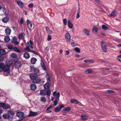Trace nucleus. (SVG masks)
Listing matches in <instances>:
<instances>
[{"mask_svg":"<svg viewBox=\"0 0 121 121\" xmlns=\"http://www.w3.org/2000/svg\"><path fill=\"white\" fill-rule=\"evenodd\" d=\"M10 67L7 65L3 63L0 64V72L1 71H3L4 76L7 75L9 74L10 72Z\"/></svg>","mask_w":121,"mask_h":121,"instance_id":"1","label":"nucleus"},{"mask_svg":"<svg viewBox=\"0 0 121 121\" xmlns=\"http://www.w3.org/2000/svg\"><path fill=\"white\" fill-rule=\"evenodd\" d=\"M50 93L51 91L50 90H48L47 91L44 90H42L40 91L39 94L42 96H44L47 95L48 96H49Z\"/></svg>","mask_w":121,"mask_h":121,"instance_id":"2","label":"nucleus"},{"mask_svg":"<svg viewBox=\"0 0 121 121\" xmlns=\"http://www.w3.org/2000/svg\"><path fill=\"white\" fill-rule=\"evenodd\" d=\"M31 71H33L34 74L37 76H40L42 74L41 73H39V70L37 68H35L34 67H31Z\"/></svg>","mask_w":121,"mask_h":121,"instance_id":"3","label":"nucleus"},{"mask_svg":"<svg viewBox=\"0 0 121 121\" xmlns=\"http://www.w3.org/2000/svg\"><path fill=\"white\" fill-rule=\"evenodd\" d=\"M33 82L35 84L40 83L43 84L44 83V82L43 79L36 77L35 79L33 80Z\"/></svg>","mask_w":121,"mask_h":121,"instance_id":"4","label":"nucleus"},{"mask_svg":"<svg viewBox=\"0 0 121 121\" xmlns=\"http://www.w3.org/2000/svg\"><path fill=\"white\" fill-rule=\"evenodd\" d=\"M16 115L17 117L21 118V119L18 120V121H21L25 117L24 113L21 112L17 113L16 114Z\"/></svg>","mask_w":121,"mask_h":121,"instance_id":"5","label":"nucleus"},{"mask_svg":"<svg viewBox=\"0 0 121 121\" xmlns=\"http://www.w3.org/2000/svg\"><path fill=\"white\" fill-rule=\"evenodd\" d=\"M101 48L104 52H106L107 51V48L106 45L105 44L104 42L101 41Z\"/></svg>","mask_w":121,"mask_h":121,"instance_id":"6","label":"nucleus"},{"mask_svg":"<svg viewBox=\"0 0 121 121\" xmlns=\"http://www.w3.org/2000/svg\"><path fill=\"white\" fill-rule=\"evenodd\" d=\"M60 95V93H58L56 95V97L55 98V100L54 102L53 105L56 106L58 102L59 101V98Z\"/></svg>","mask_w":121,"mask_h":121,"instance_id":"7","label":"nucleus"},{"mask_svg":"<svg viewBox=\"0 0 121 121\" xmlns=\"http://www.w3.org/2000/svg\"><path fill=\"white\" fill-rule=\"evenodd\" d=\"M10 105L8 104L4 103H0V107H2L4 109H8L10 108Z\"/></svg>","mask_w":121,"mask_h":121,"instance_id":"8","label":"nucleus"},{"mask_svg":"<svg viewBox=\"0 0 121 121\" xmlns=\"http://www.w3.org/2000/svg\"><path fill=\"white\" fill-rule=\"evenodd\" d=\"M65 38L67 41L70 42L71 40V36L70 34L68 33H66L65 35Z\"/></svg>","mask_w":121,"mask_h":121,"instance_id":"9","label":"nucleus"},{"mask_svg":"<svg viewBox=\"0 0 121 121\" xmlns=\"http://www.w3.org/2000/svg\"><path fill=\"white\" fill-rule=\"evenodd\" d=\"M21 63L20 61H17L15 63L14 66L17 68H19L21 66Z\"/></svg>","mask_w":121,"mask_h":121,"instance_id":"10","label":"nucleus"},{"mask_svg":"<svg viewBox=\"0 0 121 121\" xmlns=\"http://www.w3.org/2000/svg\"><path fill=\"white\" fill-rule=\"evenodd\" d=\"M51 85L49 83V82H48L45 84L44 86V89L46 90H49Z\"/></svg>","mask_w":121,"mask_h":121,"instance_id":"11","label":"nucleus"},{"mask_svg":"<svg viewBox=\"0 0 121 121\" xmlns=\"http://www.w3.org/2000/svg\"><path fill=\"white\" fill-rule=\"evenodd\" d=\"M16 1L20 8H21L23 7L24 6L23 4L22 1L17 0H16Z\"/></svg>","mask_w":121,"mask_h":121,"instance_id":"12","label":"nucleus"},{"mask_svg":"<svg viewBox=\"0 0 121 121\" xmlns=\"http://www.w3.org/2000/svg\"><path fill=\"white\" fill-rule=\"evenodd\" d=\"M11 42L15 45H17L19 43L17 41V39L15 37H13V38Z\"/></svg>","mask_w":121,"mask_h":121,"instance_id":"13","label":"nucleus"},{"mask_svg":"<svg viewBox=\"0 0 121 121\" xmlns=\"http://www.w3.org/2000/svg\"><path fill=\"white\" fill-rule=\"evenodd\" d=\"M23 56L26 59H28L30 57L29 54L27 52H26L23 54Z\"/></svg>","mask_w":121,"mask_h":121,"instance_id":"14","label":"nucleus"},{"mask_svg":"<svg viewBox=\"0 0 121 121\" xmlns=\"http://www.w3.org/2000/svg\"><path fill=\"white\" fill-rule=\"evenodd\" d=\"M5 33L6 35H10L11 32L10 29L9 28H6L5 30Z\"/></svg>","mask_w":121,"mask_h":121,"instance_id":"15","label":"nucleus"},{"mask_svg":"<svg viewBox=\"0 0 121 121\" xmlns=\"http://www.w3.org/2000/svg\"><path fill=\"white\" fill-rule=\"evenodd\" d=\"M12 60H8L6 61V65L10 66L12 65Z\"/></svg>","mask_w":121,"mask_h":121,"instance_id":"16","label":"nucleus"},{"mask_svg":"<svg viewBox=\"0 0 121 121\" xmlns=\"http://www.w3.org/2000/svg\"><path fill=\"white\" fill-rule=\"evenodd\" d=\"M81 117L82 120H85L87 119L88 117L85 114H83L81 116Z\"/></svg>","mask_w":121,"mask_h":121,"instance_id":"17","label":"nucleus"},{"mask_svg":"<svg viewBox=\"0 0 121 121\" xmlns=\"http://www.w3.org/2000/svg\"><path fill=\"white\" fill-rule=\"evenodd\" d=\"M30 78L32 80V82H33V80H34L36 77L35 76V74L34 73L30 74Z\"/></svg>","mask_w":121,"mask_h":121,"instance_id":"18","label":"nucleus"},{"mask_svg":"<svg viewBox=\"0 0 121 121\" xmlns=\"http://www.w3.org/2000/svg\"><path fill=\"white\" fill-rule=\"evenodd\" d=\"M68 25L69 28L70 29H72L73 27V25L70 20L68 21Z\"/></svg>","mask_w":121,"mask_h":121,"instance_id":"19","label":"nucleus"},{"mask_svg":"<svg viewBox=\"0 0 121 121\" xmlns=\"http://www.w3.org/2000/svg\"><path fill=\"white\" fill-rule=\"evenodd\" d=\"M38 113L37 112H34L30 111L29 113V116H35L37 115Z\"/></svg>","mask_w":121,"mask_h":121,"instance_id":"20","label":"nucleus"},{"mask_svg":"<svg viewBox=\"0 0 121 121\" xmlns=\"http://www.w3.org/2000/svg\"><path fill=\"white\" fill-rule=\"evenodd\" d=\"M30 88L31 90L33 91L35 90L36 89V86L35 84H32L31 85Z\"/></svg>","mask_w":121,"mask_h":121,"instance_id":"21","label":"nucleus"},{"mask_svg":"<svg viewBox=\"0 0 121 121\" xmlns=\"http://www.w3.org/2000/svg\"><path fill=\"white\" fill-rule=\"evenodd\" d=\"M70 101L71 103H72L77 104L79 103L78 101L75 99H72L70 100Z\"/></svg>","mask_w":121,"mask_h":121,"instance_id":"22","label":"nucleus"},{"mask_svg":"<svg viewBox=\"0 0 121 121\" xmlns=\"http://www.w3.org/2000/svg\"><path fill=\"white\" fill-rule=\"evenodd\" d=\"M9 20V18L8 17H7L3 18L2 20V21L3 22L6 23Z\"/></svg>","mask_w":121,"mask_h":121,"instance_id":"23","label":"nucleus"},{"mask_svg":"<svg viewBox=\"0 0 121 121\" xmlns=\"http://www.w3.org/2000/svg\"><path fill=\"white\" fill-rule=\"evenodd\" d=\"M93 71L92 69H89L85 70L84 72L86 74H88L91 72Z\"/></svg>","mask_w":121,"mask_h":121,"instance_id":"24","label":"nucleus"},{"mask_svg":"<svg viewBox=\"0 0 121 121\" xmlns=\"http://www.w3.org/2000/svg\"><path fill=\"white\" fill-rule=\"evenodd\" d=\"M37 61V59L33 57L31 60V63L33 64H35Z\"/></svg>","mask_w":121,"mask_h":121,"instance_id":"25","label":"nucleus"},{"mask_svg":"<svg viewBox=\"0 0 121 121\" xmlns=\"http://www.w3.org/2000/svg\"><path fill=\"white\" fill-rule=\"evenodd\" d=\"M117 12L116 11H114L112 12L110 15V16L111 17L115 16L117 15Z\"/></svg>","mask_w":121,"mask_h":121,"instance_id":"26","label":"nucleus"},{"mask_svg":"<svg viewBox=\"0 0 121 121\" xmlns=\"http://www.w3.org/2000/svg\"><path fill=\"white\" fill-rule=\"evenodd\" d=\"M46 77L47 82H49L50 81V75L48 74H47L46 76Z\"/></svg>","mask_w":121,"mask_h":121,"instance_id":"27","label":"nucleus"},{"mask_svg":"<svg viewBox=\"0 0 121 121\" xmlns=\"http://www.w3.org/2000/svg\"><path fill=\"white\" fill-rule=\"evenodd\" d=\"M4 40L5 42H7L9 41L10 39L9 37L8 36H6L4 38Z\"/></svg>","mask_w":121,"mask_h":121,"instance_id":"28","label":"nucleus"},{"mask_svg":"<svg viewBox=\"0 0 121 121\" xmlns=\"http://www.w3.org/2000/svg\"><path fill=\"white\" fill-rule=\"evenodd\" d=\"M41 62L40 64L43 70H46V69L45 68V67L44 65L43 62L42 60H41Z\"/></svg>","mask_w":121,"mask_h":121,"instance_id":"29","label":"nucleus"},{"mask_svg":"<svg viewBox=\"0 0 121 121\" xmlns=\"http://www.w3.org/2000/svg\"><path fill=\"white\" fill-rule=\"evenodd\" d=\"M25 34L23 33H22L20 34L18 36V37L20 39H22L24 36Z\"/></svg>","mask_w":121,"mask_h":121,"instance_id":"30","label":"nucleus"},{"mask_svg":"<svg viewBox=\"0 0 121 121\" xmlns=\"http://www.w3.org/2000/svg\"><path fill=\"white\" fill-rule=\"evenodd\" d=\"M98 29L95 26H94L92 30V31L93 32H97L98 31Z\"/></svg>","mask_w":121,"mask_h":121,"instance_id":"31","label":"nucleus"},{"mask_svg":"<svg viewBox=\"0 0 121 121\" xmlns=\"http://www.w3.org/2000/svg\"><path fill=\"white\" fill-rule=\"evenodd\" d=\"M71 108L70 107H66V108H64L63 110L64 111L68 112L70 110Z\"/></svg>","mask_w":121,"mask_h":121,"instance_id":"32","label":"nucleus"},{"mask_svg":"<svg viewBox=\"0 0 121 121\" xmlns=\"http://www.w3.org/2000/svg\"><path fill=\"white\" fill-rule=\"evenodd\" d=\"M46 30L48 33L50 34L52 33V31L50 30L49 27H46Z\"/></svg>","mask_w":121,"mask_h":121,"instance_id":"33","label":"nucleus"},{"mask_svg":"<svg viewBox=\"0 0 121 121\" xmlns=\"http://www.w3.org/2000/svg\"><path fill=\"white\" fill-rule=\"evenodd\" d=\"M5 53V51L4 49H0V54L1 55H4Z\"/></svg>","mask_w":121,"mask_h":121,"instance_id":"34","label":"nucleus"},{"mask_svg":"<svg viewBox=\"0 0 121 121\" xmlns=\"http://www.w3.org/2000/svg\"><path fill=\"white\" fill-rule=\"evenodd\" d=\"M3 116V118L4 119H9V118H10V117L9 116V115L6 114H4Z\"/></svg>","mask_w":121,"mask_h":121,"instance_id":"35","label":"nucleus"},{"mask_svg":"<svg viewBox=\"0 0 121 121\" xmlns=\"http://www.w3.org/2000/svg\"><path fill=\"white\" fill-rule=\"evenodd\" d=\"M41 101L44 103H45L46 101V99L44 96L42 97H40Z\"/></svg>","mask_w":121,"mask_h":121,"instance_id":"36","label":"nucleus"},{"mask_svg":"<svg viewBox=\"0 0 121 121\" xmlns=\"http://www.w3.org/2000/svg\"><path fill=\"white\" fill-rule=\"evenodd\" d=\"M84 33L87 35H89V31L87 29H85L83 31Z\"/></svg>","mask_w":121,"mask_h":121,"instance_id":"37","label":"nucleus"},{"mask_svg":"<svg viewBox=\"0 0 121 121\" xmlns=\"http://www.w3.org/2000/svg\"><path fill=\"white\" fill-rule=\"evenodd\" d=\"M24 50L25 52H29V51L31 50L30 49V47L26 46V48H24Z\"/></svg>","mask_w":121,"mask_h":121,"instance_id":"38","label":"nucleus"},{"mask_svg":"<svg viewBox=\"0 0 121 121\" xmlns=\"http://www.w3.org/2000/svg\"><path fill=\"white\" fill-rule=\"evenodd\" d=\"M13 50L15 52L19 53L21 52V51H20L16 47H13Z\"/></svg>","mask_w":121,"mask_h":121,"instance_id":"39","label":"nucleus"},{"mask_svg":"<svg viewBox=\"0 0 121 121\" xmlns=\"http://www.w3.org/2000/svg\"><path fill=\"white\" fill-rule=\"evenodd\" d=\"M10 56L11 57L13 58H15L17 57L16 55L14 53H12L11 54Z\"/></svg>","mask_w":121,"mask_h":121,"instance_id":"40","label":"nucleus"},{"mask_svg":"<svg viewBox=\"0 0 121 121\" xmlns=\"http://www.w3.org/2000/svg\"><path fill=\"white\" fill-rule=\"evenodd\" d=\"M61 110V108L57 107L55 109V111L56 112H58Z\"/></svg>","mask_w":121,"mask_h":121,"instance_id":"41","label":"nucleus"},{"mask_svg":"<svg viewBox=\"0 0 121 121\" xmlns=\"http://www.w3.org/2000/svg\"><path fill=\"white\" fill-rule=\"evenodd\" d=\"M74 50L76 52L79 53L80 52V50L79 48L77 47L75 48Z\"/></svg>","mask_w":121,"mask_h":121,"instance_id":"42","label":"nucleus"},{"mask_svg":"<svg viewBox=\"0 0 121 121\" xmlns=\"http://www.w3.org/2000/svg\"><path fill=\"white\" fill-rule=\"evenodd\" d=\"M24 21V20L22 18H21L20 21V24H23Z\"/></svg>","mask_w":121,"mask_h":121,"instance_id":"43","label":"nucleus"},{"mask_svg":"<svg viewBox=\"0 0 121 121\" xmlns=\"http://www.w3.org/2000/svg\"><path fill=\"white\" fill-rule=\"evenodd\" d=\"M102 28L104 30H106L108 29V27L104 25H103L102 26Z\"/></svg>","mask_w":121,"mask_h":121,"instance_id":"44","label":"nucleus"},{"mask_svg":"<svg viewBox=\"0 0 121 121\" xmlns=\"http://www.w3.org/2000/svg\"><path fill=\"white\" fill-rule=\"evenodd\" d=\"M117 59L118 61L121 62V55L117 57Z\"/></svg>","mask_w":121,"mask_h":121,"instance_id":"45","label":"nucleus"},{"mask_svg":"<svg viewBox=\"0 0 121 121\" xmlns=\"http://www.w3.org/2000/svg\"><path fill=\"white\" fill-rule=\"evenodd\" d=\"M30 42L31 44V45L30 46V47L31 49H32L33 48V47L32 46V45H33V42L31 40H30Z\"/></svg>","mask_w":121,"mask_h":121,"instance_id":"46","label":"nucleus"},{"mask_svg":"<svg viewBox=\"0 0 121 121\" xmlns=\"http://www.w3.org/2000/svg\"><path fill=\"white\" fill-rule=\"evenodd\" d=\"M114 92L112 90H108L107 91H105V93H113Z\"/></svg>","mask_w":121,"mask_h":121,"instance_id":"47","label":"nucleus"},{"mask_svg":"<svg viewBox=\"0 0 121 121\" xmlns=\"http://www.w3.org/2000/svg\"><path fill=\"white\" fill-rule=\"evenodd\" d=\"M52 39V37H51L50 35H48V36L47 39L48 41H50Z\"/></svg>","mask_w":121,"mask_h":121,"instance_id":"48","label":"nucleus"},{"mask_svg":"<svg viewBox=\"0 0 121 121\" xmlns=\"http://www.w3.org/2000/svg\"><path fill=\"white\" fill-rule=\"evenodd\" d=\"M34 4H30L28 5V7L29 8H32Z\"/></svg>","mask_w":121,"mask_h":121,"instance_id":"49","label":"nucleus"},{"mask_svg":"<svg viewBox=\"0 0 121 121\" xmlns=\"http://www.w3.org/2000/svg\"><path fill=\"white\" fill-rule=\"evenodd\" d=\"M50 47L49 46H48L46 47L45 49V51H46L47 52H48L49 50Z\"/></svg>","mask_w":121,"mask_h":121,"instance_id":"50","label":"nucleus"},{"mask_svg":"<svg viewBox=\"0 0 121 121\" xmlns=\"http://www.w3.org/2000/svg\"><path fill=\"white\" fill-rule=\"evenodd\" d=\"M8 48L10 49H11L13 48L12 46L11 45H9L7 46Z\"/></svg>","mask_w":121,"mask_h":121,"instance_id":"51","label":"nucleus"},{"mask_svg":"<svg viewBox=\"0 0 121 121\" xmlns=\"http://www.w3.org/2000/svg\"><path fill=\"white\" fill-rule=\"evenodd\" d=\"M67 20L66 19H64L63 20V22L64 24L65 25L66 24Z\"/></svg>","mask_w":121,"mask_h":121,"instance_id":"52","label":"nucleus"},{"mask_svg":"<svg viewBox=\"0 0 121 121\" xmlns=\"http://www.w3.org/2000/svg\"><path fill=\"white\" fill-rule=\"evenodd\" d=\"M30 42H27L26 44V46L30 47Z\"/></svg>","mask_w":121,"mask_h":121,"instance_id":"53","label":"nucleus"},{"mask_svg":"<svg viewBox=\"0 0 121 121\" xmlns=\"http://www.w3.org/2000/svg\"><path fill=\"white\" fill-rule=\"evenodd\" d=\"M4 59V57L1 56H0V62L3 61Z\"/></svg>","mask_w":121,"mask_h":121,"instance_id":"54","label":"nucleus"},{"mask_svg":"<svg viewBox=\"0 0 121 121\" xmlns=\"http://www.w3.org/2000/svg\"><path fill=\"white\" fill-rule=\"evenodd\" d=\"M2 10L3 11V12H4V13L5 14H6V12L5 11V9L3 7V8L2 9Z\"/></svg>","mask_w":121,"mask_h":121,"instance_id":"55","label":"nucleus"},{"mask_svg":"<svg viewBox=\"0 0 121 121\" xmlns=\"http://www.w3.org/2000/svg\"><path fill=\"white\" fill-rule=\"evenodd\" d=\"M26 22L27 23V25H29V24L30 23V22L27 19L26 21Z\"/></svg>","mask_w":121,"mask_h":121,"instance_id":"56","label":"nucleus"},{"mask_svg":"<svg viewBox=\"0 0 121 121\" xmlns=\"http://www.w3.org/2000/svg\"><path fill=\"white\" fill-rule=\"evenodd\" d=\"M79 13H77L76 15V18H79L80 17Z\"/></svg>","mask_w":121,"mask_h":121,"instance_id":"57","label":"nucleus"},{"mask_svg":"<svg viewBox=\"0 0 121 121\" xmlns=\"http://www.w3.org/2000/svg\"><path fill=\"white\" fill-rule=\"evenodd\" d=\"M65 51L66 52V54L67 55H68L69 54V52L68 51Z\"/></svg>","mask_w":121,"mask_h":121,"instance_id":"58","label":"nucleus"},{"mask_svg":"<svg viewBox=\"0 0 121 121\" xmlns=\"http://www.w3.org/2000/svg\"><path fill=\"white\" fill-rule=\"evenodd\" d=\"M52 107V106L51 105L49 107H48L47 109V110H48L50 109V108H51Z\"/></svg>","mask_w":121,"mask_h":121,"instance_id":"59","label":"nucleus"},{"mask_svg":"<svg viewBox=\"0 0 121 121\" xmlns=\"http://www.w3.org/2000/svg\"><path fill=\"white\" fill-rule=\"evenodd\" d=\"M96 2L98 4L100 3V1L99 0H95Z\"/></svg>","mask_w":121,"mask_h":121,"instance_id":"60","label":"nucleus"},{"mask_svg":"<svg viewBox=\"0 0 121 121\" xmlns=\"http://www.w3.org/2000/svg\"><path fill=\"white\" fill-rule=\"evenodd\" d=\"M71 46L73 47H74L75 46V44L74 43H72L71 44Z\"/></svg>","mask_w":121,"mask_h":121,"instance_id":"61","label":"nucleus"},{"mask_svg":"<svg viewBox=\"0 0 121 121\" xmlns=\"http://www.w3.org/2000/svg\"><path fill=\"white\" fill-rule=\"evenodd\" d=\"M64 107V105H60V108H61V109L62 108H63Z\"/></svg>","mask_w":121,"mask_h":121,"instance_id":"62","label":"nucleus"},{"mask_svg":"<svg viewBox=\"0 0 121 121\" xmlns=\"http://www.w3.org/2000/svg\"><path fill=\"white\" fill-rule=\"evenodd\" d=\"M89 62L90 63H94V61L91 60H89Z\"/></svg>","mask_w":121,"mask_h":121,"instance_id":"63","label":"nucleus"},{"mask_svg":"<svg viewBox=\"0 0 121 121\" xmlns=\"http://www.w3.org/2000/svg\"><path fill=\"white\" fill-rule=\"evenodd\" d=\"M57 93V91H55L53 93V96H54L56 94V93Z\"/></svg>","mask_w":121,"mask_h":121,"instance_id":"64","label":"nucleus"}]
</instances>
